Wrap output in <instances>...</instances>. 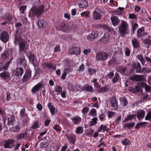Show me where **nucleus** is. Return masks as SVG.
Masks as SVG:
<instances>
[{
	"label": "nucleus",
	"mask_w": 151,
	"mask_h": 151,
	"mask_svg": "<svg viewBox=\"0 0 151 151\" xmlns=\"http://www.w3.org/2000/svg\"><path fill=\"white\" fill-rule=\"evenodd\" d=\"M45 6L44 5L42 4L37 7L35 6H33L30 10L29 17L31 18L36 17L37 18L39 17L44 11Z\"/></svg>",
	"instance_id": "nucleus-1"
},
{
	"label": "nucleus",
	"mask_w": 151,
	"mask_h": 151,
	"mask_svg": "<svg viewBox=\"0 0 151 151\" xmlns=\"http://www.w3.org/2000/svg\"><path fill=\"white\" fill-rule=\"evenodd\" d=\"M128 24L127 22L122 20L120 25L119 27V32L122 37H125L129 32Z\"/></svg>",
	"instance_id": "nucleus-2"
},
{
	"label": "nucleus",
	"mask_w": 151,
	"mask_h": 151,
	"mask_svg": "<svg viewBox=\"0 0 151 151\" xmlns=\"http://www.w3.org/2000/svg\"><path fill=\"white\" fill-rule=\"evenodd\" d=\"M109 57L107 53L104 52H100L97 53L96 55V59L98 60L104 61L106 60Z\"/></svg>",
	"instance_id": "nucleus-3"
},
{
	"label": "nucleus",
	"mask_w": 151,
	"mask_h": 151,
	"mask_svg": "<svg viewBox=\"0 0 151 151\" xmlns=\"http://www.w3.org/2000/svg\"><path fill=\"white\" fill-rule=\"evenodd\" d=\"M18 43L17 44L14 43L16 46L19 44V52H23L26 47V44L27 43L26 41L24 40L23 38L22 40H19Z\"/></svg>",
	"instance_id": "nucleus-4"
},
{
	"label": "nucleus",
	"mask_w": 151,
	"mask_h": 151,
	"mask_svg": "<svg viewBox=\"0 0 151 151\" xmlns=\"http://www.w3.org/2000/svg\"><path fill=\"white\" fill-rule=\"evenodd\" d=\"M15 140L14 139H9L4 140V142L5 143L4 145V147L5 149L11 148L14 147V144Z\"/></svg>",
	"instance_id": "nucleus-5"
},
{
	"label": "nucleus",
	"mask_w": 151,
	"mask_h": 151,
	"mask_svg": "<svg viewBox=\"0 0 151 151\" xmlns=\"http://www.w3.org/2000/svg\"><path fill=\"white\" fill-rule=\"evenodd\" d=\"M66 138L68 142L72 145H74L76 142V135L73 133L65 135Z\"/></svg>",
	"instance_id": "nucleus-6"
},
{
	"label": "nucleus",
	"mask_w": 151,
	"mask_h": 151,
	"mask_svg": "<svg viewBox=\"0 0 151 151\" xmlns=\"http://www.w3.org/2000/svg\"><path fill=\"white\" fill-rule=\"evenodd\" d=\"M55 27L57 30H61L63 32L66 31L68 29V25L65 24L63 22L60 23Z\"/></svg>",
	"instance_id": "nucleus-7"
},
{
	"label": "nucleus",
	"mask_w": 151,
	"mask_h": 151,
	"mask_svg": "<svg viewBox=\"0 0 151 151\" xmlns=\"http://www.w3.org/2000/svg\"><path fill=\"white\" fill-rule=\"evenodd\" d=\"M99 35V33L98 31H93L87 36V39L88 40L92 41L94 39L98 37Z\"/></svg>",
	"instance_id": "nucleus-8"
},
{
	"label": "nucleus",
	"mask_w": 151,
	"mask_h": 151,
	"mask_svg": "<svg viewBox=\"0 0 151 151\" xmlns=\"http://www.w3.org/2000/svg\"><path fill=\"white\" fill-rule=\"evenodd\" d=\"M24 73L23 69L22 68H17L14 70V74L17 78H20Z\"/></svg>",
	"instance_id": "nucleus-9"
},
{
	"label": "nucleus",
	"mask_w": 151,
	"mask_h": 151,
	"mask_svg": "<svg viewBox=\"0 0 151 151\" xmlns=\"http://www.w3.org/2000/svg\"><path fill=\"white\" fill-rule=\"evenodd\" d=\"M32 71L29 69H27L25 71L22 79V81L24 82L29 80L31 76Z\"/></svg>",
	"instance_id": "nucleus-10"
},
{
	"label": "nucleus",
	"mask_w": 151,
	"mask_h": 151,
	"mask_svg": "<svg viewBox=\"0 0 151 151\" xmlns=\"http://www.w3.org/2000/svg\"><path fill=\"white\" fill-rule=\"evenodd\" d=\"M0 40L4 43L6 42L9 40V35L6 31H4L1 33Z\"/></svg>",
	"instance_id": "nucleus-11"
},
{
	"label": "nucleus",
	"mask_w": 151,
	"mask_h": 151,
	"mask_svg": "<svg viewBox=\"0 0 151 151\" xmlns=\"http://www.w3.org/2000/svg\"><path fill=\"white\" fill-rule=\"evenodd\" d=\"M110 103L111 106L115 110H117L118 108L117 101L115 96H112L110 98Z\"/></svg>",
	"instance_id": "nucleus-12"
},
{
	"label": "nucleus",
	"mask_w": 151,
	"mask_h": 151,
	"mask_svg": "<svg viewBox=\"0 0 151 151\" xmlns=\"http://www.w3.org/2000/svg\"><path fill=\"white\" fill-rule=\"evenodd\" d=\"M129 79L133 81H143L145 79L143 75L135 74L130 77Z\"/></svg>",
	"instance_id": "nucleus-13"
},
{
	"label": "nucleus",
	"mask_w": 151,
	"mask_h": 151,
	"mask_svg": "<svg viewBox=\"0 0 151 151\" xmlns=\"http://www.w3.org/2000/svg\"><path fill=\"white\" fill-rule=\"evenodd\" d=\"M69 52L70 54L78 55L81 53L80 49L78 47H72L69 50Z\"/></svg>",
	"instance_id": "nucleus-14"
},
{
	"label": "nucleus",
	"mask_w": 151,
	"mask_h": 151,
	"mask_svg": "<svg viewBox=\"0 0 151 151\" xmlns=\"http://www.w3.org/2000/svg\"><path fill=\"white\" fill-rule=\"evenodd\" d=\"M111 20L112 22V23L114 26L117 25L120 22V20L118 17L114 15L111 16Z\"/></svg>",
	"instance_id": "nucleus-15"
},
{
	"label": "nucleus",
	"mask_w": 151,
	"mask_h": 151,
	"mask_svg": "<svg viewBox=\"0 0 151 151\" xmlns=\"http://www.w3.org/2000/svg\"><path fill=\"white\" fill-rule=\"evenodd\" d=\"M109 35L108 32H106L104 34V36L100 40V41L101 42L104 43H107L109 40Z\"/></svg>",
	"instance_id": "nucleus-16"
},
{
	"label": "nucleus",
	"mask_w": 151,
	"mask_h": 151,
	"mask_svg": "<svg viewBox=\"0 0 151 151\" xmlns=\"http://www.w3.org/2000/svg\"><path fill=\"white\" fill-rule=\"evenodd\" d=\"M19 30L18 28H17L16 32H14V43H18L19 40H22V37L21 36V34H20L19 35H18V33L19 32Z\"/></svg>",
	"instance_id": "nucleus-17"
},
{
	"label": "nucleus",
	"mask_w": 151,
	"mask_h": 151,
	"mask_svg": "<svg viewBox=\"0 0 151 151\" xmlns=\"http://www.w3.org/2000/svg\"><path fill=\"white\" fill-rule=\"evenodd\" d=\"M137 117L138 120L143 119L145 115V112L143 110H140L137 112Z\"/></svg>",
	"instance_id": "nucleus-18"
},
{
	"label": "nucleus",
	"mask_w": 151,
	"mask_h": 151,
	"mask_svg": "<svg viewBox=\"0 0 151 151\" xmlns=\"http://www.w3.org/2000/svg\"><path fill=\"white\" fill-rule=\"evenodd\" d=\"M131 43L134 49H137L140 46L139 42L136 38L132 39L131 40Z\"/></svg>",
	"instance_id": "nucleus-19"
},
{
	"label": "nucleus",
	"mask_w": 151,
	"mask_h": 151,
	"mask_svg": "<svg viewBox=\"0 0 151 151\" xmlns=\"http://www.w3.org/2000/svg\"><path fill=\"white\" fill-rule=\"evenodd\" d=\"M13 16L12 15L8 13H6L3 17V20H7L9 24H11L13 21Z\"/></svg>",
	"instance_id": "nucleus-20"
},
{
	"label": "nucleus",
	"mask_w": 151,
	"mask_h": 151,
	"mask_svg": "<svg viewBox=\"0 0 151 151\" xmlns=\"http://www.w3.org/2000/svg\"><path fill=\"white\" fill-rule=\"evenodd\" d=\"M82 89L89 92H93V87L88 84H85L82 87Z\"/></svg>",
	"instance_id": "nucleus-21"
},
{
	"label": "nucleus",
	"mask_w": 151,
	"mask_h": 151,
	"mask_svg": "<svg viewBox=\"0 0 151 151\" xmlns=\"http://www.w3.org/2000/svg\"><path fill=\"white\" fill-rule=\"evenodd\" d=\"M37 24L39 28H43L46 26L47 23L43 20L40 19L37 21Z\"/></svg>",
	"instance_id": "nucleus-22"
},
{
	"label": "nucleus",
	"mask_w": 151,
	"mask_h": 151,
	"mask_svg": "<svg viewBox=\"0 0 151 151\" xmlns=\"http://www.w3.org/2000/svg\"><path fill=\"white\" fill-rule=\"evenodd\" d=\"M102 17V15L96 10L93 11V18L94 20H98L100 19Z\"/></svg>",
	"instance_id": "nucleus-23"
},
{
	"label": "nucleus",
	"mask_w": 151,
	"mask_h": 151,
	"mask_svg": "<svg viewBox=\"0 0 151 151\" xmlns=\"http://www.w3.org/2000/svg\"><path fill=\"white\" fill-rule=\"evenodd\" d=\"M150 36H149L147 38L145 39H142V42L145 44L147 45L146 46L147 48H148L149 47L150 45H151V40L149 39V37H150Z\"/></svg>",
	"instance_id": "nucleus-24"
},
{
	"label": "nucleus",
	"mask_w": 151,
	"mask_h": 151,
	"mask_svg": "<svg viewBox=\"0 0 151 151\" xmlns=\"http://www.w3.org/2000/svg\"><path fill=\"white\" fill-rule=\"evenodd\" d=\"M45 65L46 67L47 68L49 69H51L52 70H55L56 69V66L53 65L52 64L49 63H45V64L43 63L42 64V66H43V68H45Z\"/></svg>",
	"instance_id": "nucleus-25"
},
{
	"label": "nucleus",
	"mask_w": 151,
	"mask_h": 151,
	"mask_svg": "<svg viewBox=\"0 0 151 151\" xmlns=\"http://www.w3.org/2000/svg\"><path fill=\"white\" fill-rule=\"evenodd\" d=\"M71 119L74 125L78 124L81 121V118L78 116H75L73 118H71Z\"/></svg>",
	"instance_id": "nucleus-26"
},
{
	"label": "nucleus",
	"mask_w": 151,
	"mask_h": 151,
	"mask_svg": "<svg viewBox=\"0 0 151 151\" xmlns=\"http://www.w3.org/2000/svg\"><path fill=\"white\" fill-rule=\"evenodd\" d=\"M42 86V85L40 83H39L35 86L32 89V92L34 93L37 91Z\"/></svg>",
	"instance_id": "nucleus-27"
},
{
	"label": "nucleus",
	"mask_w": 151,
	"mask_h": 151,
	"mask_svg": "<svg viewBox=\"0 0 151 151\" xmlns=\"http://www.w3.org/2000/svg\"><path fill=\"white\" fill-rule=\"evenodd\" d=\"M139 84L141 86H143L145 88V90L147 92L151 91V87L148 85L146 83L141 82Z\"/></svg>",
	"instance_id": "nucleus-28"
},
{
	"label": "nucleus",
	"mask_w": 151,
	"mask_h": 151,
	"mask_svg": "<svg viewBox=\"0 0 151 151\" xmlns=\"http://www.w3.org/2000/svg\"><path fill=\"white\" fill-rule=\"evenodd\" d=\"M9 55V51L7 50H6L1 54V59L3 60H5L8 58Z\"/></svg>",
	"instance_id": "nucleus-29"
},
{
	"label": "nucleus",
	"mask_w": 151,
	"mask_h": 151,
	"mask_svg": "<svg viewBox=\"0 0 151 151\" xmlns=\"http://www.w3.org/2000/svg\"><path fill=\"white\" fill-rule=\"evenodd\" d=\"M144 31V27H142L139 28L137 32V36L138 38H142V33Z\"/></svg>",
	"instance_id": "nucleus-30"
},
{
	"label": "nucleus",
	"mask_w": 151,
	"mask_h": 151,
	"mask_svg": "<svg viewBox=\"0 0 151 151\" xmlns=\"http://www.w3.org/2000/svg\"><path fill=\"white\" fill-rule=\"evenodd\" d=\"M95 26V27L96 29L102 28L106 30L107 29H109V27L105 24H96Z\"/></svg>",
	"instance_id": "nucleus-31"
},
{
	"label": "nucleus",
	"mask_w": 151,
	"mask_h": 151,
	"mask_svg": "<svg viewBox=\"0 0 151 151\" xmlns=\"http://www.w3.org/2000/svg\"><path fill=\"white\" fill-rule=\"evenodd\" d=\"M18 61V63H20L21 64L23 65L26 64V61L25 59V56L23 55L20 56Z\"/></svg>",
	"instance_id": "nucleus-32"
},
{
	"label": "nucleus",
	"mask_w": 151,
	"mask_h": 151,
	"mask_svg": "<svg viewBox=\"0 0 151 151\" xmlns=\"http://www.w3.org/2000/svg\"><path fill=\"white\" fill-rule=\"evenodd\" d=\"M28 134L27 132H24L22 133H20L17 136V139L18 140H20L24 138L27 136H28Z\"/></svg>",
	"instance_id": "nucleus-33"
},
{
	"label": "nucleus",
	"mask_w": 151,
	"mask_h": 151,
	"mask_svg": "<svg viewBox=\"0 0 151 151\" xmlns=\"http://www.w3.org/2000/svg\"><path fill=\"white\" fill-rule=\"evenodd\" d=\"M10 76L9 73L7 71H4L0 73V76L4 79H7Z\"/></svg>",
	"instance_id": "nucleus-34"
},
{
	"label": "nucleus",
	"mask_w": 151,
	"mask_h": 151,
	"mask_svg": "<svg viewBox=\"0 0 151 151\" xmlns=\"http://www.w3.org/2000/svg\"><path fill=\"white\" fill-rule=\"evenodd\" d=\"M137 58L140 61L142 65H143L145 64L146 61L144 60L142 55L138 54L137 56Z\"/></svg>",
	"instance_id": "nucleus-35"
},
{
	"label": "nucleus",
	"mask_w": 151,
	"mask_h": 151,
	"mask_svg": "<svg viewBox=\"0 0 151 151\" xmlns=\"http://www.w3.org/2000/svg\"><path fill=\"white\" fill-rule=\"evenodd\" d=\"M47 106L51 114L52 115L54 114L55 111L54 106L52 105L51 103L50 102L48 103Z\"/></svg>",
	"instance_id": "nucleus-36"
},
{
	"label": "nucleus",
	"mask_w": 151,
	"mask_h": 151,
	"mask_svg": "<svg viewBox=\"0 0 151 151\" xmlns=\"http://www.w3.org/2000/svg\"><path fill=\"white\" fill-rule=\"evenodd\" d=\"M121 101L122 104L124 107H126L128 104V101L127 98L125 97L121 98Z\"/></svg>",
	"instance_id": "nucleus-37"
},
{
	"label": "nucleus",
	"mask_w": 151,
	"mask_h": 151,
	"mask_svg": "<svg viewBox=\"0 0 151 151\" xmlns=\"http://www.w3.org/2000/svg\"><path fill=\"white\" fill-rule=\"evenodd\" d=\"M136 116V114L132 115H129L127 117L124 119V121L125 122H127L128 121H130L133 119H135V116Z\"/></svg>",
	"instance_id": "nucleus-38"
},
{
	"label": "nucleus",
	"mask_w": 151,
	"mask_h": 151,
	"mask_svg": "<svg viewBox=\"0 0 151 151\" xmlns=\"http://www.w3.org/2000/svg\"><path fill=\"white\" fill-rule=\"evenodd\" d=\"M83 132V128L81 126H79L76 128L75 131V133L77 134H82Z\"/></svg>",
	"instance_id": "nucleus-39"
},
{
	"label": "nucleus",
	"mask_w": 151,
	"mask_h": 151,
	"mask_svg": "<svg viewBox=\"0 0 151 151\" xmlns=\"http://www.w3.org/2000/svg\"><path fill=\"white\" fill-rule=\"evenodd\" d=\"M78 5L80 8H84L88 6V2L86 1L83 0V1L82 3L79 4Z\"/></svg>",
	"instance_id": "nucleus-40"
},
{
	"label": "nucleus",
	"mask_w": 151,
	"mask_h": 151,
	"mask_svg": "<svg viewBox=\"0 0 151 151\" xmlns=\"http://www.w3.org/2000/svg\"><path fill=\"white\" fill-rule=\"evenodd\" d=\"M121 143L123 145H128L130 144V142L129 139L127 138L123 140H122Z\"/></svg>",
	"instance_id": "nucleus-41"
},
{
	"label": "nucleus",
	"mask_w": 151,
	"mask_h": 151,
	"mask_svg": "<svg viewBox=\"0 0 151 151\" xmlns=\"http://www.w3.org/2000/svg\"><path fill=\"white\" fill-rule=\"evenodd\" d=\"M14 117L13 116H11L10 118L8 119L7 124L8 126L12 125L13 124L14 121Z\"/></svg>",
	"instance_id": "nucleus-42"
},
{
	"label": "nucleus",
	"mask_w": 151,
	"mask_h": 151,
	"mask_svg": "<svg viewBox=\"0 0 151 151\" xmlns=\"http://www.w3.org/2000/svg\"><path fill=\"white\" fill-rule=\"evenodd\" d=\"M140 86H140H136L134 88H132V91H133L134 93L140 92L142 91V89Z\"/></svg>",
	"instance_id": "nucleus-43"
},
{
	"label": "nucleus",
	"mask_w": 151,
	"mask_h": 151,
	"mask_svg": "<svg viewBox=\"0 0 151 151\" xmlns=\"http://www.w3.org/2000/svg\"><path fill=\"white\" fill-rule=\"evenodd\" d=\"M135 124V123L134 122H132L126 124L124 125V127L129 129L131 127H134Z\"/></svg>",
	"instance_id": "nucleus-44"
},
{
	"label": "nucleus",
	"mask_w": 151,
	"mask_h": 151,
	"mask_svg": "<svg viewBox=\"0 0 151 151\" xmlns=\"http://www.w3.org/2000/svg\"><path fill=\"white\" fill-rule=\"evenodd\" d=\"M119 74L117 73H116L112 79L113 83H115L117 82L119 80Z\"/></svg>",
	"instance_id": "nucleus-45"
},
{
	"label": "nucleus",
	"mask_w": 151,
	"mask_h": 151,
	"mask_svg": "<svg viewBox=\"0 0 151 151\" xmlns=\"http://www.w3.org/2000/svg\"><path fill=\"white\" fill-rule=\"evenodd\" d=\"M108 87V86H106L103 88H101L99 90V92L100 93H101L107 91L109 89Z\"/></svg>",
	"instance_id": "nucleus-46"
},
{
	"label": "nucleus",
	"mask_w": 151,
	"mask_h": 151,
	"mask_svg": "<svg viewBox=\"0 0 151 151\" xmlns=\"http://www.w3.org/2000/svg\"><path fill=\"white\" fill-rule=\"evenodd\" d=\"M145 119L146 120H149L151 121V111H149L145 117Z\"/></svg>",
	"instance_id": "nucleus-47"
},
{
	"label": "nucleus",
	"mask_w": 151,
	"mask_h": 151,
	"mask_svg": "<svg viewBox=\"0 0 151 151\" xmlns=\"http://www.w3.org/2000/svg\"><path fill=\"white\" fill-rule=\"evenodd\" d=\"M48 145V141L47 140L46 141L42 142L40 143V147L42 148H45Z\"/></svg>",
	"instance_id": "nucleus-48"
},
{
	"label": "nucleus",
	"mask_w": 151,
	"mask_h": 151,
	"mask_svg": "<svg viewBox=\"0 0 151 151\" xmlns=\"http://www.w3.org/2000/svg\"><path fill=\"white\" fill-rule=\"evenodd\" d=\"M29 58L30 61L31 62V63H33L34 62L35 60L37 59L35 58L34 55L33 54H30Z\"/></svg>",
	"instance_id": "nucleus-49"
},
{
	"label": "nucleus",
	"mask_w": 151,
	"mask_h": 151,
	"mask_svg": "<svg viewBox=\"0 0 151 151\" xmlns=\"http://www.w3.org/2000/svg\"><path fill=\"white\" fill-rule=\"evenodd\" d=\"M53 129L55 130L58 132H60L61 131L62 128L58 124L55 125L53 127Z\"/></svg>",
	"instance_id": "nucleus-50"
},
{
	"label": "nucleus",
	"mask_w": 151,
	"mask_h": 151,
	"mask_svg": "<svg viewBox=\"0 0 151 151\" xmlns=\"http://www.w3.org/2000/svg\"><path fill=\"white\" fill-rule=\"evenodd\" d=\"M88 70L89 73L91 75H92L96 72V70L95 69H93L90 67L88 68Z\"/></svg>",
	"instance_id": "nucleus-51"
},
{
	"label": "nucleus",
	"mask_w": 151,
	"mask_h": 151,
	"mask_svg": "<svg viewBox=\"0 0 151 151\" xmlns=\"http://www.w3.org/2000/svg\"><path fill=\"white\" fill-rule=\"evenodd\" d=\"M114 112L109 111L107 114L108 118H111L113 117L115 114Z\"/></svg>",
	"instance_id": "nucleus-52"
},
{
	"label": "nucleus",
	"mask_w": 151,
	"mask_h": 151,
	"mask_svg": "<svg viewBox=\"0 0 151 151\" xmlns=\"http://www.w3.org/2000/svg\"><path fill=\"white\" fill-rule=\"evenodd\" d=\"M25 109L24 108H23L21 110L20 114L22 116L24 117L26 115V114L25 113Z\"/></svg>",
	"instance_id": "nucleus-53"
},
{
	"label": "nucleus",
	"mask_w": 151,
	"mask_h": 151,
	"mask_svg": "<svg viewBox=\"0 0 151 151\" xmlns=\"http://www.w3.org/2000/svg\"><path fill=\"white\" fill-rule=\"evenodd\" d=\"M20 129V128L18 126H15L13 127V132H18L19 131Z\"/></svg>",
	"instance_id": "nucleus-54"
},
{
	"label": "nucleus",
	"mask_w": 151,
	"mask_h": 151,
	"mask_svg": "<svg viewBox=\"0 0 151 151\" xmlns=\"http://www.w3.org/2000/svg\"><path fill=\"white\" fill-rule=\"evenodd\" d=\"M138 24L136 23H135L134 24L132 29V34H134V32L136 30V28H138Z\"/></svg>",
	"instance_id": "nucleus-55"
},
{
	"label": "nucleus",
	"mask_w": 151,
	"mask_h": 151,
	"mask_svg": "<svg viewBox=\"0 0 151 151\" xmlns=\"http://www.w3.org/2000/svg\"><path fill=\"white\" fill-rule=\"evenodd\" d=\"M62 88L60 86H57L55 88V91L58 93L62 92Z\"/></svg>",
	"instance_id": "nucleus-56"
},
{
	"label": "nucleus",
	"mask_w": 151,
	"mask_h": 151,
	"mask_svg": "<svg viewBox=\"0 0 151 151\" xmlns=\"http://www.w3.org/2000/svg\"><path fill=\"white\" fill-rule=\"evenodd\" d=\"M27 6H21L19 10L22 11V13L24 14L25 10L26 9Z\"/></svg>",
	"instance_id": "nucleus-57"
},
{
	"label": "nucleus",
	"mask_w": 151,
	"mask_h": 151,
	"mask_svg": "<svg viewBox=\"0 0 151 151\" xmlns=\"http://www.w3.org/2000/svg\"><path fill=\"white\" fill-rule=\"evenodd\" d=\"M89 108L87 107H84L82 110V112L83 114L87 113L89 111Z\"/></svg>",
	"instance_id": "nucleus-58"
},
{
	"label": "nucleus",
	"mask_w": 151,
	"mask_h": 151,
	"mask_svg": "<svg viewBox=\"0 0 151 151\" xmlns=\"http://www.w3.org/2000/svg\"><path fill=\"white\" fill-rule=\"evenodd\" d=\"M39 126L38 122L36 121L31 127V128L33 129L38 128Z\"/></svg>",
	"instance_id": "nucleus-59"
},
{
	"label": "nucleus",
	"mask_w": 151,
	"mask_h": 151,
	"mask_svg": "<svg viewBox=\"0 0 151 151\" xmlns=\"http://www.w3.org/2000/svg\"><path fill=\"white\" fill-rule=\"evenodd\" d=\"M60 50V46L58 45H57L54 47V52H59Z\"/></svg>",
	"instance_id": "nucleus-60"
},
{
	"label": "nucleus",
	"mask_w": 151,
	"mask_h": 151,
	"mask_svg": "<svg viewBox=\"0 0 151 151\" xmlns=\"http://www.w3.org/2000/svg\"><path fill=\"white\" fill-rule=\"evenodd\" d=\"M90 114L93 116H96V111L95 109H92L90 112Z\"/></svg>",
	"instance_id": "nucleus-61"
},
{
	"label": "nucleus",
	"mask_w": 151,
	"mask_h": 151,
	"mask_svg": "<svg viewBox=\"0 0 151 151\" xmlns=\"http://www.w3.org/2000/svg\"><path fill=\"white\" fill-rule=\"evenodd\" d=\"M12 63L11 61H8L4 66V68L6 70L8 69V67L9 66V64Z\"/></svg>",
	"instance_id": "nucleus-62"
},
{
	"label": "nucleus",
	"mask_w": 151,
	"mask_h": 151,
	"mask_svg": "<svg viewBox=\"0 0 151 151\" xmlns=\"http://www.w3.org/2000/svg\"><path fill=\"white\" fill-rule=\"evenodd\" d=\"M85 66L83 64H82L81 65L79 66V68L78 70V71L79 72H83V70L85 68Z\"/></svg>",
	"instance_id": "nucleus-63"
},
{
	"label": "nucleus",
	"mask_w": 151,
	"mask_h": 151,
	"mask_svg": "<svg viewBox=\"0 0 151 151\" xmlns=\"http://www.w3.org/2000/svg\"><path fill=\"white\" fill-rule=\"evenodd\" d=\"M144 60L147 63L149 62L150 64L149 65H151V58L149 57L148 56L145 57L144 58Z\"/></svg>",
	"instance_id": "nucleus-64"
}]
</instances>
